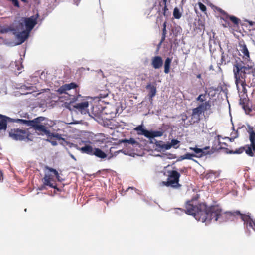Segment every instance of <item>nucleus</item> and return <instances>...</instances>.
Instances as JSON below:
<instances>
[{
	"label": "nucleus",
	"instance_id": "20",
	"mask_svg": "<svg viewBox=\"0 0 255 255\" xmlns=\"http://www.w3.org/2000/svg\"><path fill=\"white\" fill-rule=\"evenodd\" d=\"M38 119H34L33 120H24V119H14L13 122L19 123L21 124H25L27 126H30L32 127L33 124H34V122H35Z\"/></svg>",
	"mask_w": 255,
	"mask_h": 255
},
{
	"label": "nucleus",
	"instance_id": "45",
	"mask_svg": "<svg viewBox=\"0 0 255 255\" xmlns=\"http://www.w3.org/2000/svg\"><path fill=\"white\" fill-rule=\"evenodd\" d=\"M2 180H3L2 173L1 171L0 170V181H2Z\"/></svg>",
	"mask_w": 255,
	"mask_h": 255
},
{
	"label": "nucleus",
	"instance_id": "12",
	"mask_svg": "<svg viewBox=\"0 0 255 255\" xmlns=\"http://www.w3.org/2000/svg\"><path fill=\"white\" fill-rule=\"evenodd\" d=\"M32 127L36 131H39L41 134L46 135L48 137H50L51 136V133L47 129L45 126L40 124H33Z\"/></svg>",
	"mask_w": 255,
	"mask_h": 255
},
{
	"label": "nucleus",
	"instance_id": "28",
	"mask_svg": "<svg viewBox=\"0 0 255 255\" xmlns=\"http://www.w3.org/2000/svg\"><path fill=\"white\" fill-rule=\"evenodd\" d=\"M245 149L244 148L241 147L238 149H236L235 151H233L232 150H229L228 149H226V153L229 154H241L243 152Z\"/></svg>",
	"mask_w": 255,
	"mask_h": 255
},
{
	"label": "nucleus",
	"instance_id": "52",
	"mask_svg": "<svg viewBox=\"0 0 255 255\" xmlns=\"http://www.w3.org/2000/svg\"><path fill=\"white\" fill-rule=\"evenodd\" d=\"M2 38L1 37H0V39Z\"/></svg>",
	"mask_w": 255,
	"mask_h": 255
},
{
	"label": "nucleus",
	"instance_id": "11",
	"mask_svg": "<svg viewBox=\"0 0 255 255\" xmlns=\"http://www.w3.org/2000/svg\"><path fill=\"white\" fill-rule=\"evenodd\" d=\"M117 109L115 107L111 106L110 105L106 106L103 109L102 111L103 114H105L106 115H109V116L106 117V119H110L112 117H114L116 114Z\"/></svg>",
	"mask_w": 255,
	"mask_h": 255
},
{
	"label": "nucleus",
	"instance_id": "26",
	"mask_svg": "<svg viewBox=\"0 0 255 255\" xmlns=\"http://www.w3.org/2000/svg\"><path fill=\"white\" fill-rule=\"evenodd\" d=\"M149 137L148 138H153L155 137H160L163 134V133L159 131H149Z\"/></svg>",
	"mask_w": 255,
	"mask_h": 255
},
{
	"label": "nucleus",
	"instance_id": "15",
	"mask_svg": "<svg viewBox=\"0 0 255 255\" xmlns=\"http://www.w3.org/2000/svg\"><path fill=\"white\" fill-rule=\"evenodd\" d=\"M146 88L149 90L148 96L150 102L152 101V98L155 96L156 93V88L153 84L149 83L148 84Z\"/></svg>",
	"mask_w": 255,
	"mask_h": 255
},
{
	"label": "nucleus",
	"instance_id": "5",
	"mask_svg": "<svg viewBox=\"0 0 255 255\" xmlns=\"http://www.w3.org/2000/svg\"><path fill=\"white\" fill-rule=\"evenodd\" d=\"M234 215H240L242 221H244V225L248 232L252 231L255 232V218H252L250 214H242L239 211H236L234 213Z\"/></svg>",
	"mask_w": 255,
	"mask_h": 255
},
{
	"label": "nucleus",
	"instance_id": "18",
	"mask_svg": "<svg viewBox=\"0 0 255 255\" xmlns=\"http://www.w3.org/2000/svg\"><path fill=\"white\" fill-rule=\"evenodd\" d=\"M78 150L83 153H86L90 155H93L94 148L90 145H85L81 148H79Z\"/></svg>",
	"mask_w": 255,
	"mask_h": 255
},
{
	"label": "nucleus",
	"instance_id": "36",
	"mask_svg": "<svg viewBox=\"0 0 255 255\" xmlns=\"http://www.w3.org/2000/svg\"><path fill=\"white\" fill-rule=\"evenodd\" d=\"M192 149L194 152L198 155V157H201L203 153V150L201 149L197 148H191Z\"/></svg>",
	"mask_w": 255,
	"mask_h": 255
},
{
	"label": "nucleus",
	"instance_id": "23",
	"mask_svg": "<svg viewBox=\"0 0 255 255\" xmlns=\"http://www.w3.org/2000/svg\"><path fill=\"white\" fill-rule=\"evenodd\" d=\"M203 113L198 106L192 110V119H195L196 121H197L199 120L200 116Z\"/></svg>",
	"mask_w": 255,
	"mask_h": 255
},
{
	"label": "nucleus",
	"instance_id": "10",
	"mask_svg": "<svg viewBox=\"0 0 255 255\" xmlns=\"http://www.w3.org/2000/svg\"><path fill=\"white\" fill-rule=\"evenodd\" d=\"M163 64V60L161 57L155 56L151 59V65L155 69H160Z\"/></svg>",
	"mask_w": 255,
	"mask_h": 255
},
{
	"label": "nucleus",
	"instance_id": "35",
	"mask_svg": "<svg viewBox=\"0 0 255 255\" xmlns=\"http://www.w3.org/2000/svg\"><path fill=\"white\" fill-rule=\"evenodd\" d=\"M0 93L6 94L7 93V88L5 83H3L1 87H0Z\"/></svg>",
	"mask_w": 255,
	"mask_h": 255
},
{
	"label": "nucleus",
	"instance_id": "34",
	"mask_svg": "<svg viewBox=\"0 0 255 255\" xmlns=\"http://www.w3.org/2000/svg\"><path fill=\"white\" fill-rule=\"evenodd\" d=\"M206 100V94H200L197 98L196 101H200L201 102H203L205 101Z\"/></svg>",
	"mask_w": 255,
	"mask_h": 255
},
{
	"label": "nucleus",
	"instance_id": "19",
	"mask_svg": "<svg viewBox=\"0 0 255 255\" xmlns=\"http://www.w3.org/2000/svg\"><path fill=\"white\" fill-rule=\"evenodd\" d=\"M52 180V178L51 176L49 174L46 173L45 174L44 177L43 179V182L44 185L49 186L51 188H55V186H54L53 184L51 182Z\"/></svg>",
	"mask_w": 255,
	"mask_h": 255
},
{
	"label": "nucleus",
	"instance_id": "48",
	"mask_svg": "<svg viewBox=\"0 0 255 255\" xmlns=\"http://www.w3.org/2000/svg\"><path fill=\"white\" fill-rule=\"evenodd\" d=\"M214 173L213 172H210L208 174V177H210V176H212L213 175H214Z\"/></svg>",
	"mask_w": 255,
	"mask_h": 255
},
{
	"label": "nucleus",
	"instance_id": "21",
	"mask_svg": "<svg viewBox=\"0 0 255 255\" xmlns=\"http://www.w3.org/2000/svg\"><path fill=\"white\" fill-rule=\"evenodd\" d=\"M121 143L125 144V146L128 147V145H131L133 146H137L138 145V142L133 138H130L129 139H122L120 140Z\"/></svg>",
	"mask_w": 255,
	"mask_h": 255
},
{
	"label": "nucleus",
	"instance_id": "6",
	"mask_svg": "<svg viewBox=\"0 0 255 255\" xmlns=\"http://www.w3.org/2000/svg\"><path fill=\"white\" fill-rule=\"evenodd\" d=\"M180 174L176 171H172L170 172L167 182H163V184L166 186L177 188L180 186L179 184V178Z\"/></svg>",
	"mask_w": 255,
	"mask_h": 255
},
{
	"label": "nucleus",
	"instance_id": "47",
	"mask_svg": "<svg viewBox=\"0 0 255 255\" xmlns=\"http://www.w3.org/2000/svg\"><path fill=\"white\" fill-rule=\"evenodd\" d=\"M70 157L73 159H74V160H76L75 157H74V156L71 154H70Z\"/></svg>",
	"mask_w": 255,
	"mask_h": 255
},
{
	"label": "nucleus",
	"instance_id": "2",
	"mask_svg": "<svg viewBox=\"0 0 255 255\" xmlns=\"http://www.w3.org/2000/svg\"><path fill=\"white\" fill-rule=\"evenodd\" d=\"M235 79V84L240 97L239 103L245 109V103L247 101V83L252 80L251 85L255 86V68H253L251 62L245 64L242 63H237L233 70Z\"/></svg>",
	"mask_w": 255,
	"mask_h": 255
},
{
	"label": "nucleus",
	"instance_id": "39",
	"mask_svg": "<svg viewBox=\"0 0 255 255\" xmlns=\"http://www.w3.org/2000/svg\"><path fill=\"white\" fill-rule=\"evenodd\" d=\"M229 19L233 22L235 24H237L239 23V19L234 16H229Z\"/></svg>",
	"mask_w": 255,
	"mask_h": 255
},
{
	"label": "nucleus",
	"instance_id": "27",
	"mask_svg": "<svg viewBox=\"0 0 255 255\" xmlns=\"http://www.w3.org/2000/svg\"><path fill=\"white\" fill-rule=\"evenodd\" d=\"M244 150H245L246 153L248 155L250 156H253L254 155L253 152V151H254L253 150V146L252 145H251V144L249 146L247 147L246 149H245Z\"/></svg>",
	"mask_w": 255,
	"mask_h": 255
},
{
	"label": "nucleus",
	"instance_id": "44",
	"mask_svg": "<svg viewBox=\"0 0 255 255\" xmlns=\"http://www.w3.org/2000/svg\"><path fill=\"white\" fill-rule=\"evenodd\" d=\"M74 1V3L76 5H78V3H79V2L80 1V0H73Z\"/></svg>",
	"mask_w": 255,
	"mask_h": 255
},
{
	"label": "nucleus",
	"instance_id": "46",
	"mask_svg": "<svg viewBox=\"0 0 255 255\" xmlns=\"http://www.w3.org/2000/svg\"><path fill=\"white\" fill-rule=\"evenodd\" d=\"M186 119H187V116H183L182 118V121L183 122H184Z\"/></svg>",
	"mask_w": 255,
	"mask_h": 255
},
{
	"label": "nucleus",
	"instance_id": "25",
	"mask_svg": "<svg viewBox=\"0 0 255 255\" xmlns=\"http://www.w3.org/2000/svg\"><path fill=\"white\" fill-rule=\"evenodd\" d=\"M198 107L204 113L205 111L209 110L211 107V104L209 101H205L198 105Z\"/></svg>",
	"mask_w": 255,
	"mask_h": 255
},
{
	"label": "nucleus",
	"instance_id": "29",
	"mask_svg": "<svg viewBox=\"0 0 255 255\" xmlns=\"http://www.w3.org/2000/svg\"><path fill=\"white\" fill-rule=\"evenodd\" d=\"M179 143V141L178 140L172 139L170 143H168V144L170 146V149L172 147L175 148H177L179 147V146H178Z\"/></svg>",
	"mask_w": 255,
	"mask_h": 255
},
{
	"label": "nucleus",
	"instance_id": "9",
	"mask_svg": "<svg viewBox=\"0 0 255 255\" xmlns=\"http://www.w3.org/2000/svg\"><path fill=\"white\" fill-rule=\"evenodd\" d=\"M89 103L88 101H85L81 103H76L74 107L82 114L89 113L88 107Z\"/></svg>",
	"mask_w": 255,
	"mask_h": 255
},
{
	"label": "nucleus",
	"instance_id": "43",
	"mask_svg": "<svg viewBox=\"0 0 255 255\" xmlns=\"http://www.w3.org/2000/svg\"><path fill=\"white\" fill-rule=\"evenodd\" d=\"M166 33V24L165 23H164V28L163 30V34L164 35Z\"/></svg>",
	"mask_w": 255,
	"mask_h": 255
},
{
	"label": "nucleus",
	"instance_id": "14",
	"mask_svg": "<svg viewBox=\"0 0 255 255\" xmlns=\"http://www.w3.org/2000/svg\"><path fill=\"white\" fill-rule=\"evenodd\" d=\"M76 85L74 83H71L70 84H66L61 86L58 90V92L61 94L66 93L68 94L67 91L74 89L76 87Z\"/></svg>",
	"mask_w": 255,
	"mask_h": 255
},
{
	"label": "nucleus",
	"instance_id": "3",
	"mask_svg": "<svg viewBox=\"0 0 255 255\" xmlns=\"http://www.w3.org/2000/svg\"><path fill=\"white\" fill-rule=\"evenodd\" d=\"M38 15L30 17H22L19 20H15L12 25L0 29L1 33H6L12 31L15 36L16 42L15 45L23 43L29 37V33L37 24Z\"/></svg>",
	"mask_w": 255,
	"mask_h": 255
},
{
	"label": "nucleus",
	"instance_id": "50",
	"mask_svg": "<svg viewBox=\"0 0 255 255\" xmlns=\"http://www.w3.org/2000/svg\"><path fill=\"white\" fill-rule=\"evenodd\" d=\"M44 188L43 187H41V188H39L40 190H42Z\"/></svg>",
	"mask_w": 255,
	"mask_h": 255
},
{
	"label": "nucleus",
	"instance_id": "41",
	"mask_svg": "<svg viewBox=\"0 0 255 255\" xmlns=\"http://www.w3.org/2000/svg\"><path fill=\"white\" fill-rule=\"evenodd\" d=\"M36 119H38L37 120H36L35 122H34V124H38V123L43 121L44 119L43 117H39L38 118H36Z\"/></svg>",
	"mask_w": 255,
	"mask_h": 255
},
{
	"label": "nucleus",
	"instance_id": "16",
	"mask_svg": "<svg viewBox=\"0 0 255 255\" xmlns=\"http://www.w3.org/2000/svg\"><path fill=\"white\" fill-rule=\"evenodd\" d=\"M155 145L159 151H165L170 149L168 143L165 144L162 141H156Z\"/></svg>",
	"mask_w": 255,
	"mask_h": 255
},
{
	"label": "nucleus",
	"instance_id": "22",
	"mask_svg": "<svg viewBox=\"0 0 255 255\" xmlns=\"http://www.w3.org/2000/svg\"><path fill=\"white\" fill-rule=\"evenodd\" d=\"M93 155H95L96 157L101 159H104L107 157L106 154L98 148H94Z\"/></svg>",
	"mask_w": 255,
	"mask_h": 255
},
{
	"label": "nucleus",
	"instance_id": "42",
	"mask_svg": "<svg viewBox=\"0 0 255 255\" xmlns=\"http://www.w3.org/2000/svg\"><path fill=\"white\" fill-rule=\"evenodd\" d=\"M48 141H49L51 143V144L53 146H56L57 145V143L56 141L49 140H48Z\"/></svg>",
	"mask_w": 255,
	"mask_h": 255
},
{
	"label": "nucleus",
	"instance_id": "40",
	"mask_svg": "<svg viewBox=\"0 0 255 255\" xmlns=\"http://www.w3.org/2000/svg\"><path fill=\"white\" fill-rule=\"evenodd\" d=\"M199 6L200 9L202 11H205L206 10V6L202 3H199Z\"/></svg>",
	"mask_w": 255,
	"mask_h": 255
},
{
	"label": "nucleus",
	"instance_id": "51",
	"mask_svg": "<svg viewBox=\"0 0 255 255\" xmlns=\"http://www.w3.org/2000/svg\"><path fill=\"white\" fill-rule=\"evenodd\" d=\"M221 148H223L224 147L223 146H221Z\"/></svg>",
	"mask_w": 255,
	"mask_h": 255
},
{
	"label": "nucleus",
	"instance_id": "32",
	"mask_svg": "<svg viewBox=\"0 0 255 255\" xmlns=\"http://www.w3.org/2000/svg\"><path fill=\"white\" fill-rule=\"evenodd\" d=\"M173 16L176 19H179L181 16V14L179 10V9L177 7L174 9L173 11Z\"/></svg>",
	"mask_w": 255,
	"mask_h": 255
},
{
	"label": "nucleus",
	"instance_id": "1",
	"mask_svg": "<svg viewBox=\"0 0 255 255\" xmlns=\"http://www.w3.org/2000/svg\"><path fill=\"white\" fill-rule=\"evenodd\" d=\"M174 213L181 215L183 213L192 215L197 221L202 223L208 224L210 221L213 220L222 222L227 220L228 216L232 215L231 212H224L218 206H213L207 207L204 203L199 204L195 205L193 201L187 202L185 205V210L184 211L181 208L174 209Z\"/></svg>",
	"mask_w": 255,
	"mask_h": 255
},
{
	"label": "nucleus",
	"instance_id": "7",
	"mask_svg": "<svg viewBox=\"0 0 255 255\" xmlns=\"http://www.w3.org/2000/svg\"><path fill=\"white\" fill-rule=\"evenodd\" d=\"M28 135L27 132L22 129H11L9 132V136L16 140H23L27 138Z\"/></svg>",
	"mask_w": 255,
	"mask_h": 255
},
{
	"label": "nucleus",
	"instance_id": "17",
	"mask_svg": "<svg viewBox=\"0 0 255 255\" xmlns=\"http://www.w3.org/2000/svg\"><path fill=\"white\" fill-rule=\"evenodd\" d=\"M134 130L137 132L138 135H144L146 137H149V131H148L143 128L142 125H139L134 128Z\"/></svg>",
	"mask_w": 255,
	"mask_h": 255
},
{
	"label": "nucleus",
	"instance_id": "30",
	"mask_svg": "<svg viewBox=\"0 0 255 255\" xmlns=\"http://www.w3.org/2000/svg\"><path fill=\"white\" fill-rule=\"evenodd\" d=\"M32 89V87L31 86H28L25 85H22L20 87V89L22 92H23L24 90H27L28 92H26V93H22L23 94H27L31 93V90Z\"/></svg>",
	"mask_w": 255,
	"mask_h": 255
},
{
	"label": "nucleus",
	"instance_id": "33",
	"mask_svg": "<svg viewBox=\"0 0 255 255\" xmlns=\"http://www.w3.org/2000/svg\"><path fill=\"white\" fill-rule=\"evenodd\" d=\"M46 168L50 172H53L55 175L56 177V178L58 181H61L60 176L58 173V172L56 171V170L53 169L52 168H50L48 167H46Z\"/></svg>",
	"mask_w": 255,
	"mask_h": 255
},
{
	"label": "nucleus",
	"instance_id": "37",
	"mask_svg": "<svg viewBox=\"0 0 255 255\" xmlns=\"http://www.w3.org/2000/svg\"><path fill=\"white\" fill-rule=\"evenodd\" d=\"M195 155L193 154L187 153L185 154L184 156H182V159H192L193 157H194Z\"/></svg>",
	"mask_w": 255,
	"mask_h": 255
},
{
	"label": "nucleus",
	"instance_id": "31",
	"mask_svg": "<svg viewBox=\"0 0 255 255\" xmlns=\"http://www.w3.org/2000/svg\"><path fill=\"white\" fill-rule=\"evenodd\" d=\"M238 137V133L237 131H233L230 135V137H226V139H228L230 141H233L234 139Z\"/></svg>",
	"mask_w": 255,
	"mask_h": 255
},
{
	"label": "nucleus",
	"instance_id": "24",
	"mask_svg": "<svg viewBox=\"0 0 255 255\" xmlns=\"http://www.w3.org/2000/svg\"><path fill=\"white\" fill-rule=\"evenodd\" d=\"M172 62V59L170 58H167L165 59L164 64V73L166 74H168L170 71V65Z\"/></svg>",
	"mask_w": 255,
	"mask_h": 255
},
{
	"label": "nucleus",
	"instance_id": "49",
	"mask_svg": "<svg viewBox=\"0 0 255 255\" xmlns=\"http://www.w3.org/2000/svg\"><path fill=\"white\" fill-rule=\"evenodd\" d=\"M197 77V78H200L201 77V75L200 74L198 75Z\"/></svg>",
	"mask_w": 255,
	"mask_h": 255
},
{
	"label": "nucleus",
	"instance_id": "8",
	"mask_svg": "<svg viewBox=\"0 0 255 255\" xmlns=\"http://www.w3.org/2000/svg\"><path fill=\"white\" fill-rule=\"evenodd\" d=\"M13 122L14 119L0 114V131H5L7 129V123Z\"/></svg>",
	"mask_w": 255,
	"mask_h": 255
},
{
	"label": "nucleus",
	"instance_id": "13",
	"mask_svg": "<svg viewBox=\"0 0 255 255\" xmlns=\"http://www.w3.org/2000/svg\"><path fill=\"white\" fill-rule=\"evenodd\" d=\"M247 131L249 134V139L251 145L253 146V150L255 151V132L252 127L247 125Z\"/></svg>",
	"mask_w": 255,
	"mask_h": 255
},
{
	"label": "nucleus",
	"instance_id": "38",
	"mask_svg": "<svg viewBox=\"0 0 255 255\" xmlns=\"http://www.w3.org/2000/svg\"><path fill=\"white\" fill-rule=\"evenodd\" d=\"M50 137H54L58 140H64V139L61 137V135L58 133H51V136Z\"/></svg>",
	"mask_w": 255,
	"mask_h": 255
},
{
	"label": "nucleus",
	"instance_id": "4",
	"mask_svg": "<svg viewBox=\"0 0 255 255\" xmlns=\"http://www.w3.org/2000/svg\"><path fill=\"white\" fill-rule=\"evenodd\" d=\"M239 51L243 54V60H236L235 64H234L233 68H235L237 63H242L246 64H248V62L252 63L253 68H255L254 62L250 58L249 52L244 42H240L239 43Z\"/></svg>",
	"mask_w": 255,
	"mask_h": 255
}]
</instances>
